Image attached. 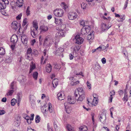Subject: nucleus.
<instances>
[{"mask_svg": "<svg viewBox=\"0 0 131 131\" xmlns=\"http://www.w3.org/2000/svg\"><path fill=\"white\" fill-rule=\"evenodd\" d=\"M41 110L43 113L49 115L54 112V106L50 103L44 105Z\"/></svg>", "mask_w": 131, "mask_h": 131, "instance_id": "f257e3e1", "label": "nucleus"}, {"mask_svg": "<svg viewBox=\"0 0 131 131\" xmlns=\"http://www.w3.org/2000/svg\"><path fill=\"white\" fill-rule=\"evenodd\" d=\"M32 26L30 28L31 33L32 37L35 38L36 36L35 31H38V23L37 21L35 20L32 21Z\"/></svg>", "mask_w": 131, "mask_h": 131, "instance_id": "f03ea898", "label": "nucleus"}, {"mask_svg": "<svg viewBox=\"0 0 131 131\" xmlns=\"http://www.w3.org/2000/svg\"><path fill=\"white\" fill-rule=\"evenodd\" d=\"M93 99L91 97H89L87 98V103L89 106H95L97 105L99 102V99Z\"/></svg>", "mask_w": 131, "mask_h": 131, "instance_id": "7ed1b4c3", "label": "nucleus"}, {"mask_svg": "<svg viewBox=\"0 0 131 131\" xmlns=\"http://www.w3.org/2000/svg\"><path fill=\"white\" fill-rule=\"evenodd\" d=\"M11 27L13 30L20 32L21 26L20 24L15 20L14 21L12 22L11 24Z\"/></svg>", "mask_w": 131, "mask_h": 131, "instance_id": "20e7f679", "label": "nucleus"}, {"mask_svg": "<svg viewBox=\"0 0 131 131\" xmlns=\"http://www.w3.org/2000/svg\"><path fill=\"white\" fill-rule=\"evenodd\" d=\"M54 19V23L57 26H59V28L64 29L66 28L65 25L62 23V19L55 17Z\"/></svg>", "mask_w": 131, "mask_h": 131, "instance_id": "39448f33", "label": "nucleus"}, {"mask_svg": "<svg viewBox=\"0 0 131 131\" xmlns=\"http://www.w3.org/2000/svg\"><path fill=\"white\" fill-rule=\"evenodd\" d=\"M92 28L91 26H86L85 27L82 28L81 30V33L83 35H84L89 33Z\"/></svg>", "mask_w": 131, "mask_h": 131, "instance_id": "423d86ee", "label": "nucleus"}, {"mask_svg": "<svg viewBox=\"0 0 131 131\" xmlns=\"http://www.w3.org/2000/svg\"><path fill=\"white\" fill-rule=\"evenodd\" d=\"M53 13L55 16L61 17L63 15L64 11L62 9H57L54 11Z\"/></svg>", "mask_w": 131, "mask_h": 131, "instance_id": "0eeeda50", "label": "nucleus"}, {"mask_svg": "<svg viewBox=\"0 0 131 131\" xmlns=\"http://www.w3.org/2000/svg\"><path fill=\"white\" fill-rule=\"evenodd\" d=\"M68 16L69 20H73L77 18L78 15L77 13L75 12H70L68 14Z\"/></svg>", "mask_w": 131, "mask_h": 131, "instance_id": "6e6552de", "label": "nucleus"}, {"mask_svg": "<svg viewBox=\"0 0 131 131\" xmlns=\"http://www.w3.org/2000/svg\"><path fill=\"white\" fill-rule=\"evenodd\" d=\"M75 43L79 45L82 44L84 41L83 39L78 34L75 36Z\"/></svg>", "mask_w": 131, "mask_h": 131, "instance_id": "1a4fd4ad", "label": "nucleus"}, {"mask_svg": "<svg viewBox=\"0 0 131 131\" xmlns=\"http://www.w3.org/2000/svg\"><path fill=\"white\" fill-rule=\"evenodd\" d=\"M76 98H74V97H72L70 96H68L67 101L65 103H67V105H68L69 104H74L76 101Z\"/></svg>", "mask_w": 131, "mask_h": 131, "instance_id": "9d476101", "label": "nucleus"}, {"mask_svg": "<svg viewBox=\"0 0 131 131\" xmlns=\"http://www.w3.org/2000/svg\"><path fill=\"white\" fill-rule=\"evenodd\" d=\"M61 29L58 30V31L56 34V37L57 38L62 37L64 36V33L63 29H64L60 28Z\"/></svg>", "mask_w": 131, "mask_h": 131, "instance_id": "9b49d317", "label": "nucleus"}, {"mask_svg": "<svg viewBox=\"0 0 131 131\" xmlns=\"http://www.w3.org/2000/svg\"><path fill=\"white\" fill-rule=\"evenodd\" d=\"M114 14L115 17L119 18V19L117 20V21L119 22H123L125 18V17L124 15H120L116 13H114Z\"/></svg>", "mask_w": 131, "mask_h": 131, "instance_id": "f8f14e48", "label": "nucleus"}, {"mask_svg": "<svg viewBox=\"0 0 131 131\" xmlns=\"http://www.w3.org/2000/svg\"><path fill=\"white\" fill-rule=\"evenodd\" d=\"M90 33V34L87 36V39L88 40H93L94 37L95 32L92 29Z\"/></svg>", "mask_w": 131, "mask_h": 131, "instance_id": "ddd939ff", "label": "nucleus"}, {"mask_svg": "<svg viewBox=\"0 0 131 131\" xmlns=\"http://www.w3.org/2000/svg\"><path fill=\"white\" fill-rule=\"evenodd\" d=\"M58 99L60 100H64L65 98L64 93L63 91L59 92L57 94Z\"/></svg>", "mask_w": 131, "mask_h": 131, "instance_id": "4468645a", "label": "nucleus"}, {"mask_svg": "<svg viewBox=\"0 0 131 131\" xmlns=\"http://www.w3.org/2000/svg\"><path fill=\"white\" fill-rule=\"evenodd\" d=\"M79 24L80 26L85 27L86 26L88 25L89 21L88 20H81L79 21Z\"/></svg>", "mask_w": 131, "mask_h": 131, "instance_id": "2eb2a0df", "label": "nucleus"}, {"mask_svg": "<svg viewBox=\"0 0 131 131\" xmlns=\"http://www.w3.org/2000/svg\"><path fill=\"white\" fill-rule=\"evenodd\" d=\"M21 40L24 44H26L27 42L28 38L26 35H22L21 37Z\"/></svg>", "mask_w": 131, "mask_h": 131, "instance_id": "dca6fc26", "label": "nucleus"}, {"mask_svg": "<svg viewBox=\"0 0 131 131\" xmlns=\"http://www.w3.org/2000/svg\"><path fill=\"white\" fill-rule=\"evenodd\" d=\"M39 28L41 32H45L47 31L48 29V27L44 25L41 26Z\"/></svg>", "mask_w": 131, "mask_h": 131, "instance_id": "f3484780", "label": "nucleus"}, {"mask_svg": "<svg viewBox=\"0 0 131 131\" xmlns=\"http://www.w3.org/2000/svg\"><path fill=\"white\" fill-rule=\"evenodd\" d=\"M32 50L31 48H28L26 53V57L27 59L29 60H30L29 59L30 58V57L29 56V55H31V56H32Z\"/></svg>", "mask_w": 131, "mask_h": 131, "instance_id": "a211bd4d", "label": "nucleus"}, {"mask_svg": "<svg viewBox=\"0 0 131 131\" xmlns=\"http://www.w3.org/2000/svg\"><path fill=\"white\" fill-rule=\"evenodd\" d=\"M36 64L33 61H31L30 65L29 73H30L36 68Z\"/></svg>", "mask_w": 131, "mask_h": 131, "instance_id": "6ab92c4d", "label": "nucleus"}, {"mask_svg": "<svg viewBox=\"0 0 131 131\" xmlns=\"http://www.w3.org/2000/svg\"><path fill=\"white\" fill-rule=\"evenodd\" d=\"M18 40L17 36L16 35H13L10 38L11 41L14 43H16Z\"/></svg>", "mask_w": 131, "mask_h": 131, "instance_id": "aec40b11", "label": "nucleus"}, {"mask_svg": "<svg viewBox=\"0 0 131 131\" xmlns=\"http://www.w3.org/2000/svg\"><path fill=\"white\" fill-rule=\"evenodd\" d=\"M52 69V66L50 63L47 64L46 67V71L48 73H50Z\"/></svg>", "mask_w": 131, "mask_h": 131, "instance_id": "412c9836", "label": "nucleus"}, {"mask_svg": "<svg viewBox=\"0 0 131 131\" xmlns=\"http://www.w3.org/2000/svg\"><path fill=\"white\" fill-rule=\"evenodd\" d=\"M72 81L70 82V84L71 86L76 85L80 83V81L78 80L76 81L75 79H72Z\"/></svg>", "mask_w": 131, "mask_h": 131, "instance_id": "4be33fe9", "label": "nucleus"}, {"mask_svg": "<svg viewBox=\"0 0 131 131\" xmlns=\"http://www.w3.org/2000/svg\"><path fill=\"white\" fill-rule=\"evenodd\" d=\"M24 4L23 0H17L16 2V5L19 7H21Z\"/></svg>", "mask_w": 131, "mask_h": 131, "instance_id": "5701e85b", "label": "nucleus"}, {"mask_svg": "<svg viewBox=\"0 0 131 131\" xmlns=\"http://www.w3.org/2000/svg\"><path fill=\"white\" fill-rule=\"evenodd\" d=\"M58 80L57 79H53L52 82L53 86L54 88H56L58 84Z\"/></svg>", "mask_w": 131, "mask_h": 131, "instance_id": "b1692460", "label": "nucleus"}, {"mask_svg": "<svg viewBox=\"0 0 131 131\" xmlns=\"http://www.w3.org/2000/svg\"><path fill=\"white\" fill-rule=\"evenodd\" d=\"M64 105L66 112L68 113H70L71 112V108L68 107V105H67V103H64Z\"/></svg>", "mask_w": 131, "mask_h": 131, "instance_id": "393cba45", "label": "nucleus"}, {"mask_svg": "<svg viewBox=\"0 0 131 131\" xmlns=\"http://www.w3.org/2000/svg\"><path fill=\"white\" fill-rule=\"evenodd\" d=\"M108 28L106 24L103 23L102 24L101 29L102 32H103L104 31L107 30Z\"/></svg>", "mask_w": 131, "mask_h": 131, "instance_id": "a878e982", "label": "nucleus"}, {"mask_svg": "<svg viewBox=\"0 0 131 131\" xmlns=\"http://www.w3.org/2000/svg\"><path fill=\"white\" fill-rule=\"evenodd\" d=\"M47 60V58H45L44 57L42 56L41 58L40 64H41L43 65L45 64Z\"/></svg>", "mask_w": 131, "mask_h": 131, "instance_id": "bb28decb", "label": "nucleus"}, {"mask_svg": "<svg viewBox=\"0 0 131 131\" xmlns=\"http://www.w3.org/2000/svg\"><path fill=\"white\" fill-rule=\"evenodd\" d=\"M79 129L80 131H87L88 130L87 127L85 125L81 126Z\"/></svg>", "mask_w": 131, "mask_h": 131, "instance_id": "cd10ccee", "label": "nucleus"}, {"mask_svg": "<svg viewBox=\"0 0 131 131\" xmlns=\"http://www.w3.org/2000/svg\"><path fill=\"white\" fill-rule=\"evenodd\" d=\"M34 114H32L31 115L30 118L26 120L27 123L29 124L31 123V121H32L34 120Z\"/></svg>", "mask_w": 131, "mask_h": 131, "instance_id": "c85d7f7f", "label": "nucleus"}, {"mask_svg": "<svg viewBox=\"0 0 131 131\" xmlns=\"http://www.w3.org/2000/svg\"><path fill=\"white\" fill-rule=\"evenodd\" d=\"M67 128L68 131H75V130L74 127H72L69 124H68L66 126Z\"/></svg>", "mask_w": 131, "mask_h": 131, "instance_id": "c756f323", "label": "nucleus"}, {"mask_svg": "<svg viewBox=\"0 0 131 131\" xmlns=\"http://www.w3.org/2000/svg\"><path fill=\"white\" fill-rule=\"evenodd\" d=\"M1 13L3 15L7 16L8 15V12L5 9H3L1 10Z\"/></svg>", "mask_w": 131, "mask_h": 131, "instance_id": "7c9ffc66", "label": "nucleus"}, {"mask_svg": "<svg viewBox=\"0 0 131 131\" xmlns=\"http://www.w3.org/2000/svg\"><path fill=\"white\" fill-rule=\"evenodd\" d=\"M85 97V94H81L79 96L77 99V100L78 101H82L84 99Z\"/></svg>", "mask_w": 131, "mask_h": 131, "instance_id": "2f4dec72", "label": "nucleus"}, {"mask_svg": "<svg viewBox=\"0 0 131 131\" xmlns=\"http://www.w3.org/2000/svg\"><path fill=\"white\" fill-rule=\"evenodd\" d=\"M122 100L125 103L128 100V95L126 93H125L124 96Z\"/></svg>", "mask_w": 131, "mask_h": 131, "instance_id": "473e14b6", "label": "nucleus"}, {"mask_svg": "<svg viewBox=\"0 0 131 131\" xmlns=\"http://www.w3.org/2000/svg\"><path fill=\"white\" fill-rule=\"evenodd\" d=\"M61 5L62 6H63L64 10L67 9L68 8V5L66 4L65 2H62L61 3Z\"/></svg>", "mask_w": 131, "mask_h": 131, "instance_id": "72a5a7b5", "label": "nucleus"}, {"mask_svg": "<svg viewBox=\"0 0 131 131\" xmlns=\"http://www.w3.org/2000/svg\"><path fill=\"white\" fill-rule=\"evenodd\" d=\"M5 50L3 48H0V55H3L5 54Z\"/></svg>", "mask_w": 131, "mask_h": 131, "instance_id": "f704fd0d", "label": "nucleus"}, {"mask_svg": "<svg viewBox=\"0 0 131 131\" xmlns=\"http://www.w3.org/2000/svg\"><path fill=\"white\" fill-rule=\"evenodd\" d=\"M6 6L5 4L3 3H0V9L1 10L3 9H5Z\"/></svg>", "mask_w": 131, "mask_h": 131, "instance_id": "c9c22d12", "label": "nucleus"}, {"mask_svg": "<svg viewBox=\"0 0 131 131\" xmlns=\"http://www.w3.org/2000/svg\"><path fill=\"white\" fill-rule=\"evenodd\" d=\"M40 120V117L38 115H37L35 117V121L36 123H39Z\"/></svg>", "mask_w": 131, "mask_h": 131, "instance_id": "e433bc0d", "label": "nucleus"}, {"mask_svg": "<svg viewBox=\"0 0 131 131\" xmlns=\"http://www.w3.org/2000/svg\"><path fill=\"white\" fill-rule=\"evenodd\" d=\"M17 102V100L15 99H12L11 101V104L12 106H14Z\"/></svg>", "mask_w": 131, "mask_h": 131, "instance_id": "4c0bfd02", "label": "nucleus"}, {"mask_svg": "<svg viewBox=\"0 0 131 131\" xmlns=\"http://www.w3.org/2000/svg\"><path fill=\"white\" fill-rule=\"evenodd\" d=\"M38 73L36 72H35L33 73V78L35 80L37 79L38 76Z\"/></svg>", "mask_w": 131, "mask_h": 131, "instance_id": "58836bf2", "label": "nucleus"}, {"mask_svg": "<svg viewBox=\"0 0 131 131\" xmlns=\"http://www.w3.org/2000/svg\"><path fill=\"white\" fill-rule=\"evenodd\" d=\"M28 23V19L26 18H24L23 21L22 26H25Z\"/></svg>", "mask_w": 131, "mask_h": 131, "instance_id": "ea45409f", "label": "nucleus"}, {"mask_svg": "<svg viewBox=\"0 0 131 131\" xmlns=\"http://www.w3.org/2000/svg\"><path fill=\"white\" fill-rule=\"evenodd\" d=\"M61 68V64L57 63L54 66V68L57 69H59Z\"/></svg>", "mask_w": 131, "mask_h": 131, "instance_id": "a19ab883", "label": "nucleus"}, {"mask_svg": "<svg viewBox=\"0 0 131 131\" xmlns=\"http://www.w3.org/2000/svg\"><path fill=\"white\" fill-rule=\"evenodd\" d=\"M77 90L78 93H84V90L82 88H79L77 89Z\"/></svg>", "mask_w": 131, "mask_h": 131, "instance_id": "79ce46f5", "label": "nucleus"}, {"mask_svg": "<svg viewBox=\"0 0 131 131\" xmlns=\"http://www.w3.org/2000/svg\"><path fill=\"white\" fill-rule=\"evenodd\" d=\"M14 91L13 90H10L7 93L6 95L7 96H11L12 95Z\"/></svg>", "mask_w": 131, "mask_h": 131, "instance_id": "37998d69", "label": "nucleus"}, {"mask_svg": "<svg viewBox=\"0 0 131 131\" xmlns=\"http://www.w3.org/2000/svg\"><path fill=\"white\" fill-rule=\"evenodd\" d=\"M22 15V13H20L16 17V19L17 20H19L21 19Z\"/></svg>", "mask_w": 131, "mask_h": 131, "instance_id": "c03bdc74", "label": "nucleus"}, {"mask_svg": "<svg viewBox=\"0 0 131 131\" xmlns=\"http://www.w3.org/2000/svg\"><path fill=\"white\" fill-rule=\"evenodd\" d=\"M106 47L105 46L103 45H102L98 47L97 49L100 48L101 50H105L106 49Z\"/></svg>", "mask_w": 131, "mask_h": 131, "instance_id": "a18cd8bd", "label": "nucleus"}, {"mask_svg": "<svg viewBox=\"0 0 131 131\" xmlns=\"http://www.w3.org/2000/svg\"><path fill=\"white\" fill-rule=\"evenodd\" d=\"M87 6V4L86 3H82L81 4V6L82 8L83 9H85L86 8Z\"/></svg>", "mask_w": 131, "mask_h": 131, "instance_id": "49530a36", "label": "nucleus"}, {"mask_svg": "<svg viewBox=\"0 0 131 131\" xmlns=\"http://www.w3.org/2000/svg\"><path fill=\"white\" fill-rule=\"evenodd\" d=\"M50 39L49 37V36H47L45 39L44 41V44H45L47 43L48 40Z\"/></svg>", "mask_w": 131, "mask_h": 131, "instance_id": "de8ad7c7", "label": "nucleus"}, {"mask_svg": "<svg viewBox=\"0 0 131 131\" xmlns=\"http://www.w3.org/2000/svg\"><path fill=\"white\" fill-rule=\"evenodd\" d=\"M87 85L89 89H91V84L90 82L88 81H87Z\"/></svg>", "mask_w": 131, "mask_h": 131, "instance_id": "09e8293b", "label": "nucleus"}, {"mask_svg": "<svg viewBox=\"0 0 131 131\" xmlns=\"http://www.w3.org/2000/svg\"><path fill=\"white\" fill-rule=\"evenodd\" d=\"M75 75H80L82 77H84V74L83 72L82 71H81L79 73H76Z\"/></svg>", "mask_w": 131, "mask_h": 131, "instance_id": "8fccbe9b", "label": "nucleus"}, {"mask_svg": "<svg viewBox=\"0 0 131 131\" xmlns=\"http://www.w3.org/2000/svg\"><path fill=\"white\" fill-rule=\"evenodd\" d=\"M29 7H28L27 8L26 12V15L27 16L29 15L30 14V11L29 10Z\"/></svg>", "mask_w": 131, "mask_h": 131, "instance_id": "3c124183", "label": "nucleus"}, {"mask_svg": "<svg viewBox=\"0 0 131 131\" xmlns=\"http://www.w3.org/2000/svg\"><path fill=\"white\" fill-rule=\"evenodd\" d=\"M83 108L86 111H88L91 110L90 108L88 107V106L85 107V105H83Z\"/></svg>", "mask_w": 131, "mask_h": 131, "instance_id": "603ef678", "label": "nucleus"}, {"mask_svg": "<svg viewBox=\"0 0 131 131\" xmlns=\"http://www.w3.org/2000/svg\"><path fill=\"white\" fill-rule=\"evenodd\" d=\"M102 18H103L104 20H106L109 21H110L111 19V17L110 16L108 17L107 18L105 16H103Z\"/></svg>", "mask_w": 131, "mask_h": 131, "instance_id": "864d4df0", "label": "nucleus"}, {"mask_svg": "<svg viewBox=\"0 0 131 131\" xmlns=\"http://www.w3.org/2000/svg\"><path fill=\"white\" fill-rule=\"evenodd\" d=\"M64 50V49L63 48H62L61 47H59L58 48V50H57V51H58V52H62Z\"/></svg>", "mask_w": 131, "mask_h": 131, "instance_id": "5fc2aeb1", "label": "nucleus"}, {"mask_svg": "<svg viewBox=\"0 0 131 131\" xmlns=\"http://www.w3.org/2000/svg\"><path fill=\"white\" fill-rule=\"evenodd\" d=\"M36 41L35 39H33L31 40L30 43L32 46H33L34 43L36 42Z\"/></svg>", "mask_w": 131, "mask_h": 131, "instance_id": "6e6d98bb", "label": "nucleus"}, {"mask_svg": "<svg viewBox=\"0 0 131 131\" xmlns=\"http://www.w3.org/2000/svg\"><path fill=\"white\" fill-rule=\"evenodd\" d=\"M2 1L4 3V4H5L6 5L9 3V2L8 0H2Z\"/></svg>", "mask_w": 131, "mask_h": 131, "instance_id": "4d7b16f0", "label": "nucleus"}, {"mask_svg": "<svg viewBox=\"0 0 131 131\" xmlns=\"http://www.w3.org/2000/svg\"><path fill=\"white\" fill-rule=\"evenodd\" d=\"M94 97L93 99H98V96L97 94L96 93H94L93 95Z\"/></svg>", "mask_w": 131, "mask_h": 131, "instance_id": "13d9d810", "label": "nucleus"}, {"mask_svg": "<svg viewBox=\"0 0 131 131\" xmlns=\"http://www.w3.org/2000/svg\"><path fill=\"white\" fill-rule=\"evenodd\" d=\"M11 48L13 50L15 48V43H14L13 45H12L11 46Z\"/></svg>", "mask_w": 131, "mask_h": 131, "instance_id": "bf43d9fd", "label": "nucleus"}, {"mask_svg": "<svg viewBox=\"0 0 131 131\" xmlns=\"http://www.w3.org/2000/svg\"><path fill=\"white\" fill-rule=\"evenodd\" d=\"M110 95L113 96L115 94V92L114 90H112L110 92Z\"/></svg>", "mask_w": 131, "mask_h": 131, "instance_id": "052dcab7", "label": "nucleus"}, {"mask_svg": "<svg viewBox=\"0 0 131 131\" xmlns=\"http://www.w3.org/2000/svg\"><path fill=\"white\" fill-rule=\"evenodd\" d=\"M94 113H92L91 114L92 118V120L93 122V123H94Z\"/></svg>", "mask_w": 131, "mask_h": 131, "instance_id": "680f3d73", "label": "nucleus"}, {"mask_svg": "<svg viewBox=\"0 0 131 131\" xmlns=\"http://www.w3.org/2000/svg\"><path fill=\"white\" fill-rule=\"evenodd\" d=\"M101 61L103 64H105L106 63V59L104 58H103L101 59Z\"/></svg>", "mask_w": 131, "mask_h": 131, "instance_id": "e2e57ef3", "label": "nucleus"}, {"mask_svg": "<svg viewBox=\"0 0 131 131\" xmlns=\"http://www.w3.org/2000/svg\"><path fill=\"white\" fill-rule=\"evenodd\" d=\"M5 113V111L4 110H0V115H2L4 114Z\"/></svg>", "mask_w": 131, "mask_h": 131, "instance_id": "0e129e2a", "label": "nucleus"}, {"mask_svg": "<svg viewBox=\"0 0 131 131\" xmlns=\"http://www.w3.org/2000/svg\"><path fill=\"white\" fill-rule=\"evenodd\" d=\"M113 98V96H110L109 100V102H111L112 101V100Z\"/></svg>", "mask_w": 131, "mask_h": 131, "instance_id": "69168bd1", "label": "nucleus"}, {"mask_svg": "<svg viewBox=\"0 0 131 131\" xmlns=\"http://www.w3.org/2000/svg\"><path fill=\"white\" fill-rule=\"evenodd\" d=\"M103 114H101L99 117V119L101 121H102V119H103Z\"/></svg>", "mask_w": 131, "mask_h": 131, "instance_id": "338daca9", "label": "nucleus"}, {"mask_svg": "<svg viewBox=\"0 0 131 131\" xmlns=\"http://www.w3.org/2000/svg\"><path fill=\"white\" fill-rule=\"evenodd\" d=\"M48 131H53V130L49 127V125H48Z\"/></svg>", "mask_w": 131, "mask_h": 131, "instance_id": "774afa93", "label": "nucleus"}]
</instances>
